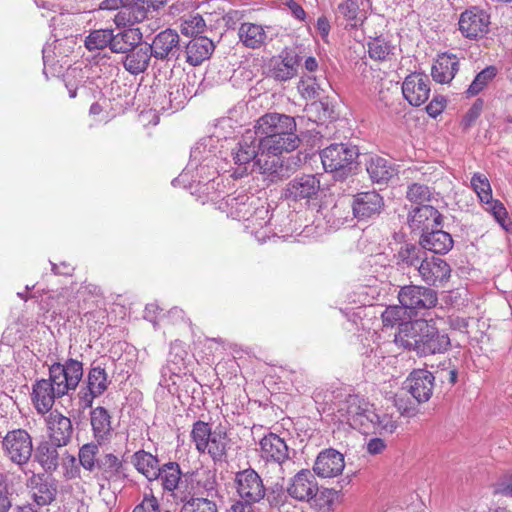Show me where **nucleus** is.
Listing matches in <instances>:
<instances>
[{
  "label": "nucleus",
  "mask_w": 512,
  "mask_h": 512,
  "mask_svg": "<svg viewBox=\"0 0 512 512\" xmlns=\"http://www.w3.org/2000/svg\"><path fill=\"white\" fill-rule=\"evenodd\" d=\"M395 343L419 357L444 354L451 347L449 335L440 330L432 319L402 322L395 335Z\"/></svg>",
  "instance_id": "1"
},
{
  "label": "nucleus",
  "mask_w": 512,
  "mask_h": 512,
  "mask_svg": "<svg viewBox=\"0 0 512 512\" xmlns=\"http://www.w3.org/2000/svg\"><path fill=\"white\" fill-rule=\"evenodd\" d=\"M258 137L263 149L258 160V172L265 175L269 181L275 182L285 175L281 154L295 150L300 139L296 133H288L287 136L268 134Z\"/></svg>",
  "instance_id": "2"
},
{
  "label": "nucleus",
  "mask_w": 512,
  "mask_h": 512,
  "mask_svg": "<svg viewBox=\"0 0 512 512\" xmlns=\"http://www.w3.org/2000/svg\"><path fill=\"white\" fill-rule=\"evenodd\" d=\"M190 438L199 453H207L214 462L225 460L231 440L223 427L212 431L209 423L197 420L192 425Z\"/></svg>",
  "instance_id": "3"
},
{
  "label": "nucleus",
  "mask_w": 512,
  "mask_h": 512,
  "mask_svg": "<svg viewBox=\"0 0 512 512\" xmlns=\"http://www.w3.org/2000/svg\"><path fill=\"white\" fill-rule=\"evenodd\" d=\"M335 416L340 423L367 433L369 417H374V405L362 396L350 394L339 402Z\"/></svg>",
  "instance_id": "4"
},
{
  "label": "nucleus",
  "mask_w": 512,
  "mask_h": 512,
  "mask_svg": "<svg viewBox=\"0 0 512 512\" xmlns=\"http://www.w3.org/2000/svg\"><path fill=\"white\" fill-rule=\"evenodd\" d=\"M358 155L357 146L347 143H333L320 152L325 171L341 178L351 173Z\"/></svg>",
  "instance_id": "5"
},
{
  "label": "nucleus",
  "mask_w": 512,
  "mask_h": 512,
  "mask_svg": "<svg viewBox=\"0 0 512 512\" xmlns=\"http://www.w3.org/2000/svg\"><path fill=\"white\" fill-rule=\"evenodd\" d=\"M400 304L409 311V316H416L422 311L434 308L438 303L437 292L419 285H406L398 293Z\"/></svg>",
  "instance_id": "6"
},
{
  "label": "nucleus",
  "mask_w": 512,
  "mask_h": 512,
  "mask_svg": "<svg viewBox=\"0 0 512 512\" xmlns=\"http://www.w3.org/2000/svg\"><path fill=\"white\" fill-rule=\"evenodd\" d=\"M2 447L9 460L18 466L27 464L33 454L32 437L20 428L7 432Z\"/></svg>",
  "instance_id": "7"
},
{
  "label": "nucleus",
  "mask_w": 512,
  "mask_h": 512,
  "mask_svg": "<svg viewBox=\"0 0 512 512\" xmlns=\"http://www.w3.org/2000/svg\"><path fill=\"white\" fill-rule=\"evenodd\" d=\"M49 375L55 381L57 389L66 395L78 387L83 377V363L73 358L67 359L63 364L54 362L49 366Z\"/></svg>",
  "instance_id": "8"
},
{
  "label": "nucleus",
  "mask_w": 512,
  "mask_h": 512,
  "mask_svg": "<svg viewBox=\"0 0 512 512\" xmlns=\"http://www.w3.org/2000/svg\"><path fill=\"white\" fill-rule=\"evenodd\" d=\"M234 482L236 491L242 501L255 504L265 498L267 488L261 476L253 468L237 472Z\"/></svg>",
  "instance_id": "9"
},
{
  "label": "nucleus",
  "mask_w": 512,
  "mask_h": 512,
  "mask_svg": "<svg viewBox=\"0 0 512 512\" xmlns=\"http://www.w3.org/2000/svg\"><path fill=\"white\" fill-rule=\"evenodd\" d=\"M110 381L104 367L93 362L88 371L86 386L78 393L79 402L83 409L92 408L94 399L104 394Z\"/></svg>",
  "instance_id": "10"
},
{
  "label": "nucleus",
  "mask_w": 512,
  "mask_h": 512,
  "mask_svg": "<svg viewBox=\"0 0 512 512\" xmlns=\"http://www.w3.org/2000/svg\"><path fill=\"white\" fill-rule=\"evenodd\" d=\"M458 25L463 37L478 40L489 32L490 15L479 7H472L461 13Z\"/></svg>",
  "instance_id": "11"
},
{
  "label": "nucleus",
  "mask_w": 512,
  "mask_h": 512,
  "mask_svg": "<svg viewBox=\"0 0 512 512\" xmlns=\"http://www.w3.org/2000/svg\"><path fill=\"white\" fill-rule=\"evenodd\" d=\"M320 191V180L316 175L303 174L290 180L283 192L284 198L300 202L315 199Z\"/></svg>",
  "instance_id": "12"
},
{
  "label": "nucleus",
  "mask_w": 512,
  "mask_h": 512,
  "mask_svg": "<svg viewBox=\"0 0 512 512\" xmlns=\"http://www.w3.org/2000/svg\"><path fill=\"white\" fill-rule=\"evenodd\" d=\"M167 0H128L125 11L115 16L117 26L140 23L148 18L150 12L158 11Z\"/></svg>",
  "instance_id": "13"
},
{
  "label": "nucleus",
  "mask_w": 512,
  "mask_h": 512,
  "mask_svg": "<svg viewBox=\"0 0 512 512\" xmlns=\"http://www.w3.org/2000/svg\"><path fill=\"white\" fill-rule=\"evenodd\" d=\"M302 58L293 49L284 48L269 64V76L278 82H286L298 73Z\"/></svg>",
  "instance_id": "14"
},
{
  "label": "nucleus",
  "mask_w": 512,
  "mask_h": 512,
  "mask_svg": "<svg viewBox=\"0 0 512 512\" xmlns=\"http://www.w3.org/2000/svg\"><path fill=\"white\" fill-rule=\"evenodd\" d=\"M417 272L421 280L428 286L442 287L451 276V267L442 258L426 255Z\"/></svg>",
  "instance_id": "15"
},
{
  "label": "nucleus",
  "mask_w": 512,
  "mask_h": 512,
  "mask_svg": "<svg viewBox=\"0 0 512 512\" xmlns=\"http://www.w3.org/2000/svg\"><path fill=\"white\" fill-rule=\"evenodd\" d=\"M261 140L255 130H247L239 140L233 153V159L238 166H245L253 161V171H258V160L262 153Z\"/></svg>",
  "instance_id": "16"
},
{
  "label": "nucleus",
  "mask_w": 512,
  "mask_h": 512,
  "mask_svg": "<svg viewBox=\"0 0 512 512\" xmlns=\"http://www.w3.org/2000/svg\"><path fill=\"white\" fill-rule=\"evenodd\" d=\"M350 207L353 216L358 221H364L372 219L381 213L384 208V200L375 190L359 192L353 196Z\"/></svg>",
  "instance_id": "17"
},
{
  "label": "nucleus",
  "mask_w": 512,
  "mask_h": 512,
  "mask_svg": "<svg viewBox=\"0 0 512 512\" xmlns=\"http://www.w3.org/2000/svg\"><path fill=\"white\" fill-rule=\"evenodd\" d=\"M254 130L258 136H287L288 133H296V122L293 117L285 114L267 113L256 121Z\"/></svg>",
  "instance_id": "18"
},
{
  "label": "nucleus",
  "mask_w": 512,
  "mask_h": 512,
  "mask_svg": "<svg viewBox=\"0 0 512 512\" xmlns=\"http://www.w3.org/2000/svg\"><path fill=\"white\" fill-rule=\"evenodd\" d=\"M260 457L266 463L276 465L283 473V465L289 460V448L275 433L265 435L259 442Z\"/></svg>",
  "instance_id": "19"
},
{
  "label": "nucleus",
  "mask_w": 512,
  "mask_h": 512,
  "mask_svg": "<svg viewBox=\"0 0 512 512\" xmlns=\"http://www.w3.org/2000/svg\"><path fill=\"white\" fill-rule=\"evenodd\" d=\"M157 60L178 59L181 53L180 37L176 30L167 28L159 32L148 45Z\"/></svg>",
  "instance_id": "20"
},
{
  "label": "nucleus",
  "mask_w": 512,
  "mask_h": 512,
  "mask_svg": "<svg viewBox=\"0 0 512 512\" xmlns=\"http://www.w3.org/2000/svg\"><path fill=\"white\" fill-rule=\"evenodd\" d=\"M185 493L194 497L206 495L213 497L217 493L215 473L208 469H200L184 474Z\"/></svg>",
  "instance_id": "21"
},
{
  "label": "nucleus",
  "mask_w": 512,
  "mask_h": 512,
  "mask_svg": "<svg viewBox=\"0 0 512 512\" xmlns=\"http://www.w3.org/2000/svg\"><path fill=\"white\" fill-rule=\"evenodd\" d=\"M402 93L404 98L412 106L424 104L430 95V81L427 75L423 73H411L402 84Z\"/></svg>",
  "instance_id": "22"
},
{
  "label": "nucleus",
  "mask_w": 512,
  "mask_h": 512,
  "mask_svg": "<svg viewBox=\"0 0 512 512\" xmlns=\"http://www.w3.org/2000/svg\"><path fill=\"white\" fill-rule=\"evenodd\" d=\"M345 468L344 455L339 451L328 448L322 450L313 465V472L320 478H334Z\"/></svg>",
  "instance_id": "23"
},
{
  "label": "nucleus",
  "mask_w": 512,
  "mask_h": 512,
  "mask_svg": "<svg viewBox=\"0 0 512 512\" xmlns=\"http://www.w3.org/2000/svg\"><path fill=\"white\" fill-rule=\"evenodd\" d=\"M64 393L57 389L55 381L48 379L37 380L32 387V400L39 413H47L54 405L56 398H61Z\"/></svg>",
  "instance_id": "24"
},
{
  "label": "nucleus",
  "mask_w": 512,
  "mask_h": 512,
  "mask_svg": "<svg viewBox=\"0 0 512 512\" xmlns=\"http://www.w3.org/2000/svg\"><path fill=\"white\" fill-rule=\"evenodd\" d=\"M317 492L318 483L309 469L300 470L287 486L288 495L298 501H310L316 497Z\"/></svg>",
  "instance_id": "25"
},
{
  "label": "nucleus",
  "mask_w": 512,
  "mask_h": 512,
  "mask_svg": "<svg viewBox=\"0 0 512 512\" xmlns=\"http://www.w3.org/2000/svg\"><path fill=\"white\" fill-rule=\"evenodd\" d=\"M443 217L431 205L415 207L408 215V224L412 231L427 232L433 228L442 227Z\"/></svg>",
  "instance_id": "26"
},
{
  "label": "nucleus",
  "mask_w": 512,
  "mask_h": 512,
  "mask_svg": "<svg viewBox=\"0 0 512 512\" xmlns=\"http://www.w3.org/2000/svg\"><path fill=\"white\" fill-rule=\"evenodd\" d=\"M49 440L58 446H67L73 437L74 428L69 417L58 411L51 412L47 418Z\"/></svg>",
  "instance_id": "27"
},
{
  "label": "nucleus",
  "mask_w": 512,
  "mask_h": 512,
  "mask_svg": "<svg viewBox=\"0 0 512 512\" xmlns=\"http://www.w3.org/2000/svg\"><path fill=\"white\" fill-rule=\"evenodd\" d=\"M435 376L428 370L417 369L407 378V386L410 394L418 403L427 402L433 393Z\"/></svg>",
  "instance_id": "28"
},
{
  "label": "nucleus",
  "mask_w": 512,
  "mask_h": 512,
  "mask_svg": "<svg viewBox=\"0 0 512 512\" xmlns=\"http://www.w3.org/2000/svg\"><path fill=\"white\" fill-rule=\"evenodd\" d=\"M259 203V198L247 193L228 195L225 198L228 216L238 221L250 220L254 207Z\"/></svg>",
  "instance_id": "29"
},
{
  "label": "nucleus",
  "mask_w": 512,
  "mask_h": 512,
  "mask_svg": "<svg viewBox=\"0 0 512 512\" xmlns=\"http://www.w3.org/2000/svg\"><path fill=\"white\" fill-rule=\"evenodd\" d=\"M184 474L177 462H167L160 467L158 481L164 491L172 492L175 499L185 493Z\"/></svg>",
  "instance_id": "30"
},
{
  "label": "nucleus",
  "mask_w": 512,
  "mask_h": 512,
  "mask_svg": "<svg viewBox=\"0 0 512 512\" xmlns=\"http://www.w3.org/2000/svg\"><path fill=\"white\" fill-rule=\"evenodd\" d=\"M90 425L93 438L98 444H107L113 436L112 417L103 406H98L90 411Z\"/></svg>",
  "instance_id": "31"
},
{
  "label": "nucleus",
  "mask_w": 512,
  "mask_h": 512,
  "mask_svg": "<svg viewBox=\"0 0 512 512\" xmlns=\"http://www.w3.org/2000/svg\"><path fill=\"white\" fill-rule=\"evenodd\" d=\"M214 50L215 44L210 38L206 36H199L192 38L186 44L184 56L188 64L191 66H198L208 60Z\"/></svg>",
  "instance_id": "32"
},
{
  "label": "nucleus",
  "mask_w": 512,
  "mask_h": 512,
  "mask_svg": "<svg viewBox=\"0 0 512 512\" xmlns=\"http://www.w3.org/2000/svg\"><path fill=\"white\" fill-rule=\"evenodd\" d=\"M151 57L153 55L148 44L141 45L140 43L125 54L121 63L127 72L139 75L148 69Z\"/></svg>",
  "instance_id": "33"
},
{
  "label": "nucleus",
  "mask_w": 512,
  "mask_h": 512,
  "mask_svg": "<svg viewBox=\"0 0 512 512\" xmlns=\"http://www.w3.org/2000/svg\"><path fill=\"white\" fill-rule=\"evenodd\" d=\"M419 243L425 251L428 250L435 254H446L452 249L454 242L448 232L438 227L421 233Z\"/></svg>",
  "instance_id": "34"
},
{
  "label": "nucleus",
  "mask_w": 512,
  "mask_h": 512,
  "mask_svg": "<svg viewBox=\"0 0 512 512\" xmlns=\"http://www.w3.org/2000/svg\"><path fill=\"white\" fill-rule=\"evenodd\" d=\"M32 498L38 506L51 504L57 495V483L41 475H34L30 479Z\"/></svg>",
  "instance_id": "35"
},
{
  "label": "nucleus",
  "mask_w": 512,
  "mask_h": 512,
  "mask_svg": "<svg viewBox=\"0 0 512 512\" xmlns=\"http://www.w3.org/2000/svg\"><path fill=\"white\" fill-rule=\"evenodd\" d=\"M100 479L107 482H121L126 477L124 462L113 453H106L98 459Z\"/></svg>",
  "instance_id": "36"
},
{
  "label": "nucleus",
  "mask_w": 512,
  "mask_h": 512,
  "mask_svg": "<svg viewBox=\"0 0 512 512\" xmlns=\"http://www.w3.org/2000/svg\"><path fill=\"white\" fill-rule=\"evenodd\" d=\"M459 70V60L453 54L443 53L437 57L431 75L434 81L444 84L449 83Z\"/></svg>",
  "instance_id": "37"
},
{
  "label": "nucleus",
  "mask_w": 512,
  "mask_h": 512,
  "mask_svg": "<svg viewBox=\"0 0 512 512\" xmlns=\"http://www.w3.org/2000/svg\"><path fill=\"white\" fill-rule=\"evenodd\" d=\"M366 170L372 182L377 184L387 183L397 173L394 164L380 156L370 157L366 163Z\"/></svg>",
  "instance_id": "38"
},
{
  "label": "nucleus",
  "mask_w": 512,
  "mask_h": 512,
  "mask_svg": "<svg viewBox=\"0 0 512 512\" xmlns=\"http://www.w3.org/2000/svg\"><path fill=\"white\" fill-rule=\"evenodd\" d=\"M60 447L61 446L56 445V443L51 440L41 441L37 445L34 453V459L45 472L52 473L57 470L60 459L58 448Z\"/></svg>",
  "instance_id": "39"
},
{
  "label": "nucleus",
  "mask_w": 512,
  "mask_h": 512,
  "mask_svg": "<svg viewBox=\"0 0 512 512\" xmlns=\"http://www.w3.org/2000/svg\"><path fill=\"white\" fill-rule=\"evenodd\" d=\"M427 253L422 245L404 243L394 255L396 264L402 268H415L417 271Z\"/></svg>",
  "instance_id": "40"
},
{
  "label": "nucleus",
  "mask_w": 512,
  "mask_h": 512,
  "mask_svg": "<svg viewBox=\"0 0 512 512\" xmlns=\"http://www.w3.org/2000/svg\"><path fill=\"white\" fill-rule=\"evenodd\" d=\"M142 41V33L138 28H128L117 34L113 33L110 42V51L117 54H126Z\"/></svg>",
  "instance_id": "41"
},
{
  "label": "nucleus",
  "mask_w": 512,
  "mask_h": 512,
  "mask_svg": "<svg viewBox=\"0 0 512 512\" xmlns=\"http://www.w3.org/2000/svg\"><path fill=\"white\" fill-rule=\"evenodd\" d=\"M238 35L243 45L251 49L261 48L267 39L266 31L262 25L249 22L240 25Z\"/></svg>",
  "instance_id": "42"
},
{
  "label": "nucleus",
  "mask_w": 512,
  "mask_h": 512,
  "mask_svg": "<svg viewBox=\"0 0 512 512\" xmlns=\"http://www.w3.org/2000/svg\"><path fill=\"white\" fill-rule=\"evenodd\" d=\"M132 463L137 471L143 474L148 481H154L159 477V460L156 456L144 450L135 452L132 456Z\"/></svg>",
  "instance_id": "43"
},
{
  "label": "nucleus",
  "mask_w": 512,
  "mask_h": 512,
  "mask_svg": "<svg viewBox=\"0 0 512 512\" xmlns=\"http://www.w3.org/2000/svg\"><path fill=\"white\" fill-rule=\"evenodd\" d=\"M178 500L182 503L180 512H217L215 502L207 497H194V495L184 493Z\"/></svg>",
  "instance_id": "44"
},
{
  "label": "nucleus",
  "mask_w": 512,
  "mask_h": 512,
  "mask_svg": "<svg viewBox=\"0 0 512 512\" xmlns=\"http://www.w3.org/2000/svg\"><path fill=\"white\" fill-rule=\"evenodd\" d=\"M287 489L285 490L282 483H275L267 488L265 498L269 506L277 512H289L291 502L288 500Z\"/></svg>",
  "instance_id": "45"
},
{
  "label": "nucleus",
  "mask_w": 512,
  "mask_h": 512,
  "mask_svg": "<svg viewBox=\"0 0 512 512\" xmlns=\"http://www.w3.org/2000/svg\"><path fill=\"white\" fill-rule=\"evenodd\" d=\"M113 39V29H95L89 32L84 40L88 51L110 49V42Z\"/></svg>",
  "instance_id": "46"
},
{
  "label": "nucleus",
  "mask_w": 512,
  "mask_h": 512,
  "mask_svg": "<svg viewBox=\"0 0 512 512\" xmlns=\"http://www.w3.org/2000/svg\"><path fill=\"white\" fill-rule=\"evenodd\" d=\"M367 433L372 431L375 434L390 435L397 429V422L389 414L379 415L374 411V417H369Z\"/></svg>",
  "instance_id": "47"
},
{
  "label": "nucleus",
  "mask_w": 512,
  "mask_h": 512,
  "mask_svg": "<svg viewBox=\"0 0 512 512\" xmlns=\"http://www.w3.org/2000/svg\"><path fill=\"white\" fill-rule=\"evenodd\" d=\"M323 82L317 80L314 76H302L298 82L297 90L306 100L320 99L324 89Z\"/></svg>",
  "instance_id": "48"
},
{
  "label": "nucleus",
  "mask_w": 512,
  "mask_h": 512,
  "mask_svg": "<svg viewBox=\"0 0 512 512\" xmlns=\"http://www.w3.org/2000/svg\"><path fill=\"white\" fill-rule=\"evenodd\" d=\"M103 444H98L95 440L84 444L78 453V458L81 466L89 471L93 472L98 467V459L97 456L99 454V447Z\"/></svg>",
  "instance_id": "49"
},
{
  "label": "nucleus",
  "mask_w": 512,
  "mask_h": 512,
  "mask_svg": "<svg viewBox=\"0 0 512 512\" xmlns=\"http://www.w3.org/2000/svg\"><path fill=\"white\" fill-rule=\"evenodd\" d=\"M369 57L376 61H385L393 54L394 46L383 37H375L368 44Z\"/></svg>",
  "instance_id": "50"
},
{
  "label": "nucleus",
  "mask_w": 512,
  "mask_h": 512,
  "mask_svg": "<svg viewBox=\"0 0 512 512\" xmlns=\"http://www.w3.org/2000/svg\"><path fill=\"white\" fill-rule=\"evenodd\" d=\"M206 22L203 17L196 13L181 20L180 31L185 36L192 38L202 36L206 30Z\"/></svg>",
  "instance_id": "51"
},
{
  "label": "nucleus",
  "mask_w": 512,
  "mask_h": 512,
  "mask_svg": "<svg viewBox=\"0 0 512 512\" xmlns=\"http://www.w3.org/2000/svg\"><path fill=\"white\" fill-rule=\"evenodd\" d=\"M496 74L497 69L494 66H488L479 72L465 92L467 97H472L479 94L496 76Z\"/></svg>",
  "instance_id": "52"
},
{
  "label": "nucleus",
  "mask_w": 512,
  "mask_h": 512,
  "mask_svg": "<svg viewBox=\"0 0 512 512\" xmlns=\"http://www.w3.org/2000/svg\"><path fill=\"white\" fill-rule=\"evenodd\" d=\"M471 186L477 193L481 202H489L492 198V190L488 179L482 174L476 173L471 178Z\"/></svg>",
  "instance_id": "53"
},
{
  "label": "nucleus",
  "mask_w": 512,
  "mask_h": 512,
  "mask_svg": "<svg viewBox=\"0 0 512 512\" xmlns=\"http://www.w3.org/2000/svg\"><path fill=\"white\" fill-rule=\"evenodd\" d=\"M406 197L410 202L421 206L430 201L431 191L426 185L414 183L408 187Z\"/></svg>",
  "instance_id": "54"
},
{
  "label": "nucleus",
  "mask_w": 512,
  "mask_h": 512,
  "mask_svg": "<svg viewBox=\"0 0 512 512\" xmlns=\"http://www.w3.org/2000/svg\"><path fill=\"white\" fill-rule=\"evenodd\" d=\"M337 10L352 26L357 25L358 14L360 12L358 0H343L338 4Z\"/></svg>",
  "instance_id": "55"
},
{
  "label": "nucleus",
  "mask_w": 512,
  "mask_h": 512,
  "mask_svg": "<svg viewBox=\"0 0 512 512\" xmlns=\"http://www.w3.org/2000/svg\"><path fill=\"white\" fill-rule=\"evenodd\" d=\"M272 216L269 214V210L266 206L259 203L256 204L252 211L251 219L247 220L251 225H247V228L259 226L261 229L271 224Z\"/></svg>",
  "instance_id": "56"
},
{
  "label": "nucleus",
  "mask_w": 512,
  "mask_h": 512,
  "mask_svg": "<svg viewBox=\"0 0 512 512\" xmlns=\"http://www.w3.org/2000/svg\"><path fill=\"white\" fill-rule=\"evenodd\" d=\"M405 307L401 306H388L381 315L383 325L386 327H393L396 324L401 325L403 316L405 314Z\"/></svg>",
  "instance_id": "57"
},
{
  "label": "nucleus",
  "mask_w": 512,
  "mask_h": 512,
  "mask_svg": "<svg viewBox=\"0 0 512 512\" xmlns=\"http://www.w3.org/2000/svg\"><path fill=\"white\" fill-rule=\"evenodd\" d=\"M349 211L342 203H336L331 210L325 215L327 222L334 227H339L347 222Z\"/></svg>",
  "instance_id": "58"
},
{
  "label": "nucleus",
  "mask_w": 512,
  "mask_h": 512,
  "mask_svg": "<svg viewBox=\"0 0 512 512\" xmlns=\"http://www.w3.org/2000/svg\"><path fill=\"white\" fill-rule=\"evenodd\" d=\"M438 368L436 373L442 382L447 381L450 385H454L457 382L458 370L451 363V360L441 363Z\"/></svg>",
  "instance_id": "59"
},
{
  "label": "nucleus",
  "mask_w": 512,
  "mask_h": 512,
  "mask_svg": "<svg viewBox=\"0 0 512 512\" xmlns=\"http://www.w3.org/2000/svg\"><path fill=\"white\" fill-rule=\"evenodd\" d=\"M489 207L488 209L492 212L494 218L497 222L505 229L506 228V219H507V210L504 205L498 200H489V202H485Z\"/></svg>",
  "instance_id": "60"
},
{
  "label": "nucleus",
  "mask_w": 512,
  "mask_h": 512,
  "mask_svg": "<svg viewBox=\"0 0 512 512\" xmlns=\"http://www.w3.org/2000/svg\"><path fill=\"white\" fill-rule=\"evenodd\" d=\"M133 512H170L169 510L162 509L158 500L153 496H145L140 504H138Z\"/></svg>",
  "instance_id": "61"
},
{
  "label": "nucleus",
  "mask_w": 512,
  "mask_h": 512,
  "mask_svg": "<svg viewBox=\"0 0 512 512\" xmlns=\"http://www.w3.org/2000/svg\"><path fill=\"white\" fill-rule=\"evenodd\" d=\"M445 108V100L443 98H434L426 107L427 113L436 118Z\"/></svg>",
  "instance_id": "62"
},
{
  "label": "nucleus",
  "mask_w": 512,
  "mask_h": 512,
  "mask_svg": "<svg viewBox=\"0 0 512 512\" xmlns=\"http://www.w3.org/2000/svg\"><path fill=\"white\" fill-rule=\"evenodd\" d=\"M286 6L290 10L291 14L295 19L304 21L306 19V12L303 7L298 4L295 0H287Z\"/></svg>",
  "instance_id": "63"
},
{
  "label": "nucleus",
  "mask_w": 512,
  "mask_h": 512,
  "mask_svg": "<svg viewBox=\"0 0 512 512\" xmlns=\"http://www.w3.org/2000/svg\"><path fill=\"white\" fill-rule=\"evenodd\" d=\"M254 503L238 500L234 502L228 509V512H255L253 505Z\"/></svg>",
  "instance_id": "64"
}]
</instances>
